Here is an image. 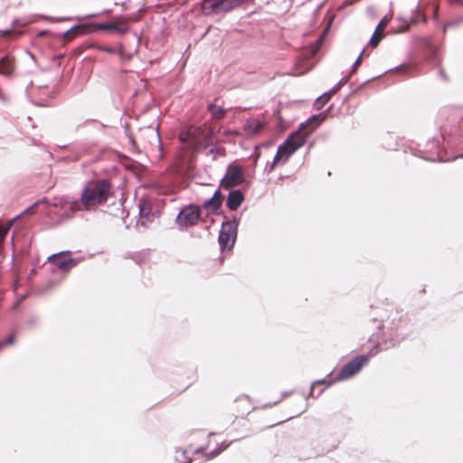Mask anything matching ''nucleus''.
Listing matches in <instances>:
<instances>
[{"label":"nucleus","mask_w":463,"mask_h":463,"mask_svg":"<svg viewBox=\"0 0 463 463\" xmlns=\"http://www.w3.org/2000/svg\"><path fill=\"white\" fill-rule=\"evenodd\" d=\"M109 193L110 184L106 180L88 184L82 190L80 200L64 202L61 206L65 210V218L72 217L77 212L91 211L105 203Z\"/></svg>","instance_id":"1"},{"label":"nucleus","mask_w":463,"mask_h":463,"mask_svg":"<svg viewBox=\"0 0 463 463\" xmlns=\"http://www.w3.org/2000/svg\"><path fill=\"white\" fill-rule=\"evenodd\" d=\"M325 116L314 115L302 123L298 131L290 134L281 144L270 165V171L278 165H284L288 159L306 142V138L323 122Z\"/></svg>","instance_id":"2"},{"label":"nucleus","mask_w":463,"mask_h":463,"mask_svg":"<svg viewBox=\"0 0 463 463\" xmlns=\"http://www.w3.org/2000/svg\"><path fill=\"white\" fill-rule=\"evenodd\" d=\"M213 132H205L200 127H190L187 130L182 132L179 136L180 141L186 146L189 150L186 152L183 162L181 163L182 168L190 167V151H194L203 145H209L213 142Z\"/></svg>","instance_id":"3"},{"label":"nucleus","mask_w":463,"mask_h":463,"mask_svg":"<svg viewBox=\"0 0 463 463\" xmlns=\"http://www.w3.org/2000/svg\"><path fill=\"white\" fill-rule=\"evenodd\" d=\"M238 225L239 221L236 218L222 222L218 239L222 251L232 249L237 238Z\"/></svg>","instance_id":"4"},{"label":"nucleus","mask_w":463,"mask_h":463,"mask_svg":"<svg viewBox=\"0 0 463 463\" xmlns=\"http://www.w3.org/2000/svg\"><path fill=\"white\" fill-rule=\"evenodd\" d=\"M247 0H203V10L204 13L229 12Z\"/></svg>","instance_id":"5"},{"label":"nucleus","mask_w":463,"mask_h":463,"mask_svg":"<svg viewBox=\"0 0 463 463\" xmlns=\"http://www.w3.org/2000/svg\"><path fill=\"white\" fill-rule=\"evenodd\" d=\"M369 362V357L367 355L357 356L354 359L351 360L347 363L340 371L338 375L335 378V381H345L352 378L360 370L367 364Z\"/></svg>","instance_id":"6"},{"label":"nucleus","mask_w":463,"mask_h":463,"mask_svg":"<svg viewBox=\"0 0 463 463\" xmlns=\"http://www.w3.org/2000/svg\"><path fill=\"white\" fill-rule=\"evenodd\" d=\"M200 217V209L194 205L183 208L176 216L175 222L179 228H187L196 224Z\"/></svg>","instance_id":"7"},{"label":"nucleus","mask_w":463,"mask_h":463,"mask_svg":"<svg viewBox=\"0 0 463 463\" xmlns=\"http://www.w3.org/2000/svg\"><path fill=\"white\" fill-rule=\"evenodd\" d=\"M243 181V172L241 167L230 165L227 168L226 174L222 179L221 187L230 189Z\"/></svg>","instance_id":"8"},{"label":"nucleus","mask_w":463,"mask_h":463,"mask_svg":"<svg viewBox=\"0 0 463 463\" xmlns=\"http://www.w3.org/2000/svg\"><path fill=\"white\" fill-rule=\"evenodd\" d=\"M71 251H61L56 254H52L48 257V261L56 265L60 269L63 271H69L71 269L77 265V261L73 259L67 258Z\"/></svg>","instance_id":"9"},{"label":"nucleus","mask_w":463,"mask_h":463,"mask_svg":"<svg viewBox=\"0 0 463 463\" xmlns=\"http://www.w3.org/2000/svg\"><path fill=\"white\" fill-rule=\"evenodd\" d=\"M138 207L141 224L143 226H146L147 222H150L153 220L152 203L146 199H141L139 200Z\"/></svg>","instance_id":"10"},{"label":"nucleus","mask_w":463,"mask_h":463,"mask_svg":"<svg viewBox=\"0 0 463 463\" xmlns=\"http://www.w3.org/2000/svg\"><path fill=\"white\" fill-rule=\"evenodd\" d=\"M243 199L244 196L240 190H232L227 198V206L234 211L241 204Z\"/></svg>","instance_id":"11"},{"label":"nucleus","mask_w":463,"mask_h":463,"mask_svg":"<svg viewBox=\"0 0 463 463\" xmlns=\"http://www.w3.org/2000/svg\"><path fill=\"white\" fill-rule=\"evenodd\" d=\"M14 66L13 60L9 57H4L0 60V74L9 76L14 71Z\"/></svg>","instance_id":"12"},{"label":"nucleus","mask_w":463,"mask_h":463,"mask_svg":"<svg viewBox=\"0 0 463 463\" xmlns=\"http://www.w3.org/2000/svg\"><path fill=\"white\" fill-rule=\"evenodd\" d=\"M222 201V196L220 191L217 190V191H215V193L212 198H210L209 200L204 202V206L206 208H211L213 210H216L221 206Z\"/></svg>","instance_id":"13"},{"label":"nucleus","mask_w":463,"mask_h":463,"mask_svg":"<svg viewBox=\"0 0 463 463\" xmlns=\"http://www.w3.org/2000/svg\"><path fill=\"white\" fill-rule=\"evenodd\" d=\"M85 28L86 25L83 24L73 26L63 33V39L67 42L71 41L76 35L82 33Z\"/></svg>","instance_id":"14"},{"label":"nucleus","mask_w":463,"mask_h":463,"mask_svg":"<svg viewBox=\"0 0 463 463\" xmlns=\"http://www.w3.org/2000/svg\"><path fill=\"white\" fill-rule=\"evenodd\" d=\"M113 31L124 33L128 31V20L125 17H118L113 21Z\"/></svg>","instance_id":"15"},{"label":"nucleus","mask_w":463,"mask_h":463,"mask_svg":"<svg viewBox=\"0 0 463 463\" xmlns=\"http://www.w3.org/2000/svg\"><path fill=\"white\" fill-rule=\"evenodd\" d=\"M334 382H336L335 380L334 381H327L326 379H322V380H317V381H315L312 385H311V389H310V392H309V394L308 396L309 397H313V398H317L318 397L319 395H321V393L324 392V390H321L317 395L315 394V387L318 384H326L327 386H330Z\"/></svg>","instance_id":"16"},{"label":"nucleus","mask_w":463,"mask_h":463,"mask_svg":"<svg viewBox=\"0 0 463 463\" xmlns=\"http://www.w3.org/2000/svg\"><path fill=\"white\" fill-rule=\"evenodd\" d=\"M263 128H264V125L262 123L257 122V121H252V122H249L245 126V130L249 134H257L260 131H261L263 129Z\"/></svg>","instance_id":"17"},{"label":"nucleus","mask_w":463,"mask_h":463,"mask_svg":"<svg viewBox=\"0 0 463 463\" xmlns=\"http://www.w3.org/2000/svg\"><path fill=\"white\" fill-rule=\"evenodd\" d=\"M208 109L212 113L213 118L216 119H220L225 115V109L214 104H209Z\"/></svg>","instance_id":"18"},{"label":"nucleus","mask_w":463,"mask_h":463,"mask_svg":"<svg viewBox=\"0 0 463 463\" xmlns=\"http://www.w3.org/2000/svg\"><path fill=\"white\" fill-rule=\"evenodd\" d=\"M335 93H332V90L329 92L324 93L322 96L317 99L316 100V106L320 109L323 107L334 95Z\"/></svg>","instance_id":"19"},{"label":"nucleus","mask_w":463,"mask_h":463,"mask_svg":"<svg viewBox=\"0 0 463 463\" xmlns=\"http://www.w3.org/2000/svg\"><path fill=\"white\" fill-rule=\"evenodd\" d=\"M383 37V33H379L378 32L374 31L373 36L371 37L369 44L373 47L377 46V44L379 43V42L382 40Z\"/></svg>","instance_id":"20"},{"label":"nucleus","mask_w":463,"mask_h":463,"mask_svg":"<svg viewBox=\"0 0 463 463\" xmlns=\"http://www.w3.org/2000/svg\"><path fill=\"white\" fill-rule=\"evenodd\" d=\"M228 446H229V444L222 443L220 448L211 451L209 454H206L205 455L206 459H210V458H214L215 456L220 454L222 450H224Z\"/></svg>","instance_id":"21"},{"label":"nucleus","mask_w":463,"mask_h":463,"mask_svg":"<svg viewBox=\"0 0 463 463\" xmlns=\"http://www.w3.org/2000/svg\"><path fill=\"white\" fill-rule=\"evenodd\" d=\"M145 134L151 137L155 141L159 142L160 141V136L158 132L153 128H147L145 129Z\"/></svg>","instance_id":"22"},{"label":"nucleus","mask_w":463,"mask_h":463,"mask_svg":"<svg viewBox=\"0 0 463 463\" xmlns=\"http://www.w3.org/2000/svg\"><path fill=\"white\" fill-rule=\"evenodd\" d=\"M389 23V20L385 17L382 19V21L379 23L378 26L375 29V32H378L379 33H383V30L387 26Z\"/></svg>","instance_id":"23"},{"label":"nucleus","mask_w":463,"mask_h":463,"mask_svg":"<svg viewBox=\"0 0 463 463\" xmlns=\"http://www.w3.org/2000/svg\"><path fill=\"white\" fill-rule=\"evenodd\" d=\"M14 342V336L13 335H10L6 340L3 341V342H0V349H2L3 347L6 346V345H13Z\"/></svg>","instance_id":"24"},{"label":"nucleus","mask_w":463,"mask_h":463,"mask_svg":"<svg viewBox=\"0 0 463 463\" xmlns=\"http://www.w3.org/2000/svg\"><path fill=\"white\" fill-rule=\"evenodd\" d=\"M348 80V77L347 78H345V79H342L336 86H335L331 90H332V93H336L341 88L342 86H344Z\"/></svg>","instance_id":"25"},{"label":"nucleus","mask_w":463,"mask_h":463,"mask_svg":"<svg viewBox=\"0 0 463 463\" xmlns=\"http://www.w3.org/2000/svg\"><path fill=\"white\" fill-rule=\"evenodd\" d=\"M361 62H362V54L359 55V57L357 58V60L354 63L352 71H351V74L354 73L357 71V69L360 66Z\"/></svg>","instance_id":"26"},{"label":"nucleus","mask_w":463,"mask_h":463,"mask_svg":"<svg viewBox=\"0 0 463 463\" xmlns=\"http://www.w3.org/2000/svg\"><path fill=\"white\" fill-rule=\"evenodd\" d=\"M113 22L109 23V24H100L99 27L102 28V29H105V30H113Z\"/></svg>","instance_id":"27"},{"label":"nucleus","mask_w":463,"mask_h":463,"mask_svg":"<svg viewBox=\"0 0 463 463\" xmlns=\"http://www.w3.org/2000/svg\"><path fill=\"white\" fill-rule=\"evenodd\" d=\"M259 150H260V146H256V148H255V152H254V154H253V157H254L255 162H256V161L260 158V151H259Z\"/></svg>","instance_id":"28"},{"label":"nucleus","mask_w":463,"mask_h":463,"mask_svg":"<svg viewBox=\"0 0 463 463\" xmlns=\"http://www.w3.org/2000/svg\"><path fill=\"white\" fill-rule=\"evenodd\" d=\"M310 68H311V66H309V65H308V66H307V67H306V69H304V70H298V74H303V73H305L306 71H309V70H310Z\"/></svg>","instance_id":"29"},{"label":"nucleus","mask_w":463,"mask_h":463,"mask_svg":"<svg viewBox=\"0 0 463 463\" xmlns=\"http://www.w3.org/2000/svg\"><path fill=\"white\" fill-rule=\"evenodd\" d=\"M328 28H329V25L326 27V29L325 30L324 32V34L320 37L319 39V44H321V43L323 42V39L325 37V34L326 33V32L328 31Z\"/></svg>","instance_id":"30"},{"label":"nucleus","mask_w":463,"mask_h":463,"mask_svg":"<svg viewBox=\"0 0 463 463\" xmlns=\"http://www.w3.org/2000/svg\"><path fill=\"white\" fill-rule=\"evenodd\" d=\"M188 453H190V451L186 449V450H183V451H182V453H181V455H182V457H183L184 458H187V457H186V454H188Z\"/></svg>","instance_id":"31"},{"label":"nucleus","mask_w":463,"mask_h":463,"mask_svg":"<svg viewBox=\"0 0 463 463\" xmlns=\"http://www.w3.org/2000/svg\"><path fill=\"white\" fill-rule=\"evenodd\" d=\"M204 451V448H199L195 450V453H202Z\"/></svg>","instance_id":"32"},{"label":"nucleus","mask_w":463,"mask_h":463,"mask_svg":"<svg viewBox=\"0 0 463 463\" xmlns=\"http://www.w3.org/2000/svg\"><path fill=\"white\" fill-rule=\"evenodd\" d=\"M289 394H291V392H283V393H282V398H286V397H288Z\"/></svg>","instance_id":"33"},{"label":"nucleus","mask_w":463,"mask_h":463,"mask_svg":"<svg viewBox=\"0 0 463 463\" xmlns=\"http://www.w3.org/2000/svg\"><path fill=\"white\" fill-rule=\"evenodd\" d=\"M45 33H47V32H46V31H43V32H42V33H40V35H45Z\"/></svg>","instance_id":"34"},{"label":"nucleus","mask_w":463,"mask_h":463,"mask_svg":"<svg viewBox=\"0 0 463 463\" xmlns=\"http://www.w3.org/2000/svg\"><path fill=\"white\" fill-rule=\"evenodd\" d=\"M375 354H376V353H373V350L370 352V354H371V355H374Z\"/></svg>","instance_id":"35"},{"label":"nucleus","mask_w":463,"mask_h":463,"mask_svg":"<svg viewBox=\"0 0 463 463\" xmlns=\"http://www.w3.org/2000/svg\"><path fill=\"white\" fill-rule=\"evenodd\" d=\"M448 26H449V24H448V25H446V26L444 27V31H446V30H447V27H448Z\"/></svg>","instance_id":"36"},{"label":"nucleus","mask_w":463,"mask_h":463,"mask_svg":"<svg viewBox=\"0 0 463 463\" xmlns=\"http://www.w3.org/2000/svg\"><path fill=\"white\" fill-rule=\"evenodd\" d=\"M176 458L177 460L182 461V459L178 456L176 457Z\"/></svg>","instance_id":"37"},{"label":"nucleus","mask_w":463,"mask_h":463,"mask_svg":"<svg viewBox=\"0 0 463 463\" xmlns=\"http://www.w3.org/2000/svg\"><path fill=\"white\" fill-rule=\"evenodd\" d=\"M184 463H192V461H187V462H184Z\"/></svg>","instance_id":"38"},{"label":"nucleus","mask_w":463,"mask_h":463,"mask_svg":"<svg viewBox=\"0 0 463 463\" xmlns=\"http://www.w3.org/2000/svg\"><path fill=\"white\" fill-rule=\"evenodd\" d=\"M461 157H463V155L461 156Z\"/></svg>","instance_id":"39"}]
</instances>
